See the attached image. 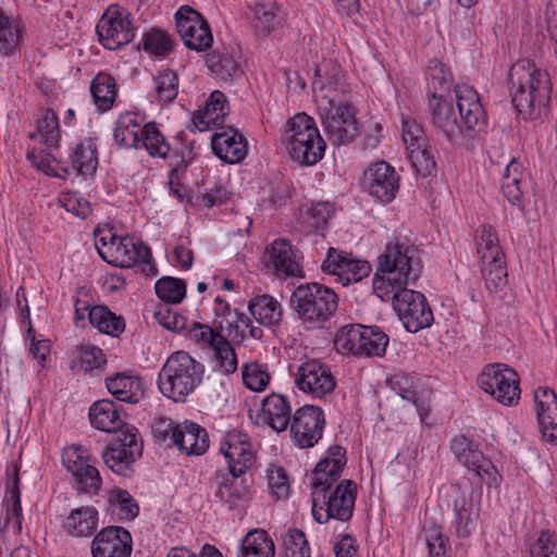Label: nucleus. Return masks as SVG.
I'll list each match as a JSON object with an SVG mask.
<instances>
[{
    "mask_svg": "<svg viewBox=\"0 0 557 557\" xmlns=\"http://www.w3.org/2000/svg\"><path fill=\"white\" fill-rule=\"evenodd\" d=\"M422 265L418 248L407 238L396 237L388 242L377 258L373 277V290L382 300H393V307L405 329L417 333L430 327L434 321L433 312L425 296L408 289L421 274Z\"/></svg>",
    "mask_w": 557,
    "mask_h": 557,
    "instance_id": "obj_1",
    "label": "nucleus"
},
{
    "mask_svg": "<svg viewBox=\"0 0 557 557\" xmlns=\"http://www.w3.org/2000/svg\"><path fill=\"white\" fill-rule=\"evenodd\" d=\"M346 462V449L341 445H333L327 449V456L313 470L312 515L319 523H326L331 519L348 522L352 518L357 484L351 480H342L332 490Z\"/></svg>",
    "mask_w": 557,
    "mask_h": 557,
    "instance_id": "obj_2",
    "label": "nucleus"
},
{
    "mask_svg": "<svg viewBox=\"0 0 557 557\" xmlns=\"http://www.w3.org/2000/svg\"><path fill=\"white\" fill-rule=\"evenodd\" d=\"M89 419L91 425L100 431L120 432L116 438L103 449L102 459L104 465L116 474L124 478L132 476L134 472L132 465L143 453V441L138 430L123 422L117 406L109 399L92 404L89 409Z\"/></svg>",
    "mask_w": 557,
    "mask_h": 557,
    "instance_id": "obj_3",
    "label": "nucleus"
},
{
    "mask_svg": "<svg viewBox=\"0 0 557 557\" xmlns=\"http://www.w3.org/2000/svg\"><path fill=\"white\" fill-rule=\"evenodd\" d=\"M511 102L524 120H540L549 113V75L528 60L512 64L508 73Z\"/></svg>",
    "mask_w": 557,
    "mask_h": 557,
    "instance_id": "obj_4",
    "label": "nucleus"
},
{
    "mask_svg": "<svg viewBox=\"0 0 557 557\" xmlns=\"http://www.w3.org/2000/svg\"><path fill=\"white\" fill-rule=\"evenodd\" d=\"M290 308L309 330L323 329L335 315L338 296L329 286L305 283L297 286L289 299Z\"/></svg>",
    "mask_w": 557,
    "mask_h": 557,
    "instance_id": "obj_5",
    "label": "nucleus"
},
{
    "mask_svg": "<svg viewBox=\"0 0 557 557\" xmlns=\"http://www.w3.org/2000/svg\"><path fill=\"white\" fill-rule=\"evenodd\" d=\"M205 366L188 352L178 350L168 357L158 374V387L163 396L184 403L202 382Z\"/></svg>",
    "mask_w": 557,
    "mask_h": 557,
    "instance_id": "obj_6",
    "label": "nucleus"
},
{
    "mask_svg": "<svg viewBox=\"0 0 557 557\" xmlns=\"http://www.w3.org/2000/svg\"><path fill=\"white\" fill-rule=\"evenodd\" d=\"M283 138L288 156L301 165H313L324 156L325 141L314 120L304 112L288 120Z\"/></svg>",
    "mask_w": 557,
    "mask_h": 557,
    "instance_id": "obj_7",
    "label": "nucleus"
},
{
    "mask_svg": "<svg viewBox=\"0 0 557 557\" xmlns=\"http://www.w3.org/2000/svg\"><path fill=\"white\" fill-rule=\"evenodd\" d=\"M318 108L322 126L332 145H348L360 135L356 110L349 103L323 95Z\"/></svg>",
    "mask_w": 557,
    "mask_h": 557,
    "instance_id": "obj_8",
    "label": "nucleus"
},
{
    "mask_svg": "<svg viewBox=\"0 0 557 557\" xmlns=\"http://www.w3.org/2000/svg\"><path fill=\"white\" fill-rule=\"evenodd\" d=\"M228 473L215 471L210 479V487L213 491L214 503L234 510L248 503L252 496V481L245 476L246 469L227 467Z\"/></svg>",
    "mask_w": 557,
    "mask_h": 557,
    "instance_id": "obj_9",
    "label": "nucleus"
},
{
    "mask_svg": "<svg viewBox=\"0 0 557 557\" xmlns=\"http://www.w3.org/2000/svg\"><path fill=\"white\" fill-rule=\"evenodd\" d=\"M481 388L505 406H513L520 399L518 373L506 364H487L478 377Z\"/></svg>",
    "mask_w": 557,
    "mask_h": 557,
    "instance_id": "obj_10",
    "label": "nucleus"
},
{
    "mask_svg": "<svg viewBox=\"0 0 557 557\" xmlns=\"http://www.w3.org/2000/svg\"><path fill=\"white\" fill-rule=\"evenodd\" d=\"M144 147L149 156L156 158H163L169 160V164L172 168L169 175V185L172 190L178 194L174 186H180V180L185 174L188 161L184 157L180 156L175 150L171 149L170 144L166 141L163 134L157 127L156 123H147L143 126L140 135V148Z\"/></svg>",
    "mask_w": 557,
    "mask_h": 557,
    "instance_id": "obj_11",
    "label": "nucleus"
},
{
    "mask_svg": "<svg viewBox=\"0 0 557 557\" xmlns=\"http://www.w3.org/2000/svg\"><path fill=\"white\" fill-rule=\"evenodd\" d=\"M175 23L184 45L197 52L206 51L213 44V36L207 20L193 8L185 5L175 13Z\"/></svg>",
    "mask_w": 557,
    "mask_h": 557,
    "instance_id": "obj_12",
    "label": "nucleus"
},
{
    "mask_svg": "<svg viewBox=\"0 0 557 557\" xmlns=\"http://www.w3.org/2000/svg\"><path fill=\"white\" fill-rule=\"evenodd\" d=\"M451 451L456 459L468 470L472 471L487 485H497L500 475L493 462L480 451L476 445L465 435L455 436L451 441Z\"/></svg>",
    "mask_w": 557,
    "mask_h": 557,
    "instance_id": "obj_13",
    "label": "nucleus"
},
{
    "mask_svg": "<svg viewBox=\"0 0 557 557\" xmlns=\"http://www.w3.org/2000/svg\"><path fill=\"white\" fill-rule=\"evenodd\" d=\"M96 33L101 45L109 50H116L127 45L135 36L129 14L112 7L98 21Z\"/></svg>",
    "mask_w": 557,
    "mask_h": 557,
    "instance_id": "obj_14",
    "label": "nucleus"
},
{
    "mask_svg": "<svg viewBox=\"0 0 557 557\" xmlns=\"http://www.w3.org/2000/svg\"><path fill=\"white\" fill-rule=\"evenodd\" d=\"M263 264L268 273L278 278L305 276L297 251L285 238L275 239L265 248Z\"/></svg>",
    "mask_w": 557,
    "mask_h": 557,
    "instance_id": "obj_15",
    "label": "nucleus"
},
{
    "mask_svg": "<svg viewBox=\"0 0 557 557\" xmlns=\"http://www.w3.org/2000/svg\"><path fill=\"white\" fill-rule=\"evenodd\" d=\"M324 425L323 410L318 406L305 405L294 413L290 433L299 447L310 448L322 437Z\"/></svg>",
    "mask_w": 557,
    "mask_h": 557,
    "instance_id": "obj_16",
    "label": "nucleus"
},
{
    "mask_svg": "<svg viewBox=\"0 0 557 557\" xmlns=\"http://www.w3.org/2000/svg\"><path fill=\"white\" fill-rule=\"evenodd\" d=\"M399 181L396 170L385 161L371 164L363 174L366 190L381 203H388L395 199L399 190Z\"/></svg>",
    "mask_w": 557,
    "mask_h": 557,
    "instance_id": "obj_17",
    "label": "nucleus"
},
{
    "mask_svg": "<svg viewBox=\"0 0 557 557\" xmlns=\"http://www.w3.org/2000/svg\"><path fill=\"white\" fill-rule=\"evenodd\" d=\"M295 384L312 397L323 398L335 389L336 380L327 364L313 359L298 368Z\"/></svg>",
    "mask_w": 557,
    "mask_h": 557,
    "instance_id": "obj_18",
    "label": "nucleus"
},
{
    "mask_svg": "<svg viewBox=\"0 0 557 557\" xmlns=\"http://www.w3.org/2000/svg\"><path fill=\"white\" fill-rule=\"evenodd\" d=\"M321 269L324 273L336 275L344 286L360 282L372 270L368 261L357 260L351 255L334 248L329 249Z\"/></svg>",
    "mask_w": 557,
    "mask_h": 557,
    "instance_id": "obj_19",
    "label": "nucleus"
},
{
    "mask_svg": "<svg viewBox=\"0 0 557 557\" xmlns=\"http://www.w3.org/2000/svg\"><path fill=\"white\" fill-rule=\"evenodd\" d=\"M132 549L131 533L125 528L116 525L101 529L90 545L92 557H129Z\"/></svg>",
    "mask_w": 557,
    "mask_h": 557,
    "instance_id": "obj_20",
    "label": "nucleus"
},
{
    "mask_svg": "<svg viewBox=\"0 0 557 557\" xmlns=\"http://www.w3.org/2000/svg\"><path fill=\"white\" fill-rule=\"evenodd\" d=\"M20 467L12 463L7 468L5 496L2 506L5 508L4 518L0 517V533L5 532L9 527L15 533L22 530V506L20 492Z\"/></svg>",
    "mask_w": 557,
    "mask_h": 557,
    "instance_id": "obj_21",
    "label": "nucleus"
},
{
    "mask_svg": "<svg viewBox=\"0 0 557 557\" xmlns=\"http://www.w3.org/2000/svg\"><path fill=\"white\" fill-rule=\"evenodd\" d=\"M456 101L460 117L468 131L482 132L486 127L487 116L478 92L467 85L456 86Z\"/></svg>",
    "mask_w": 557,
    "mask_h": 557,
    "instance_id": "obj_22",
    "label": "nucleus"
},
{
    "mask_svg": "<svg viewBox=\"0 0 557 557\" xmlns=\"http://www.w3.org/2000/svg\"><path fill=\"white\" fill-rule=\"evenodd\" d=\"M220 451L225 457L227 467L235 466L248 470L255 462L249 436L238 430L226 433L221 442Z\"/></svg>",
    "mask_w": 557,
    "mask_h": 557,
    "instance_id": "obj_23",
    "label": "nucleus"
},
{
    "mask_svg": "<svg viewBox=\"0 0 557 557\" xmlns=\"http://www.w3.org/2000/svg\"><path fill=\"white\" fill-rule=\"evenodd\" d=\"M211 147L218 158L230 164L243 161L248 151L247 139L233 127L215 133L211 138Z\"/></svg>",
    "mask_w": 557,
    "mask_h": 557,
    "instance_id": "obj_24",
    "label": "nucleus"
},
{
    "mask_svg": "<svg viewBox=\"0 0 557 557\" xmlns=\"http://www.w3.org/2000/svg\"><path fill=\"white\" fill-rule=\"evenodd\" d=\"M290 412L288 399L281 394L272 393L262 400L261 410L257 414V422L280 433L288 428L292 418Z\"/></svg>",
    "mask_w": 557,
    "mask_h": 557,
    "instance_id": "obj_25",
    "label": "nucleus"
},
{
    "mask_svg": "<svg viewBox=\"0 0 557 557\" xmlns=\"http://www.w3.org/2000/svg\"><path fill=\"white\" fill-rule=\"evenodd\" d=\"M429 108L433 125L443 133L449 143H455L462 131L457 122L453 104L444 100L442 95L430 92Z\"/></svg>",
    "mask_w": 557,
    "mask_h": 557,
    "instance_id": "obj_26",
    "label": "nucleus"
},
{
    "mask_svg": "<svg viewBox=\"0 0 557 557\" xmlns=\"http://www.w3.org/2000/svg\"><path fill=\"white\" fill-rule=\"evenodd\" d=\"M173 435L175 436L173 445L187 456H200L209 448V436L206 429L195 422L180 423Z\"/></svg>",
    "mask_w": 557,
    "mask_h": 557,
    "instance_id": "obj_27",
    "label": "nucleus"
},
{
    "mask_svg": "<svg viewBox=\"0 0 557 557\" xmlns=\"http://www.w3.org/2000/svg\"><path fill=\"white\" fill-rule=\"evenodd\" d=\"M227 112L226 96L220 90H214L205 107L194 114L193 124L200 132L219 127L224 123Z\"/></svg>",
    "mask_w": 557,
    "mask_h": 557,
    "instance_id": "obj_28",
    "label": "nucleus"
},
{
    "mask_svg": "<svg viewBox=\"0 0 557 557\" xmlns=\"http://www.w3.org/2000/svg\"><path fill=\"white\" fill-rule=\"evenodd\" d=\"M317 78L312 83V88L317 92L323 95L334 96L337 99L341 94L346 92V85L341 66L333 62H323L315 70ZM322 102V99L319 101Z\"/></svg>",
    "mask_w": 557,
    "mask_h": 557,
    "instance_id": "obj_29",
    "label": "nucleus"
},
{
    "mask_svg": "<svg viewBox=\"0 0 557 557\" xmlns=\"http://www.w3.org/2000/svg\"><path fill=\"white\" fill-rule=\"evenodd\" d=\"M70 164L78 175L91 176L98 166V147L92 138L74 144L69 153Z\"/></svg>",
    "mask_w": 557,
    "mask_h": 557,
    "instance_id": "obj_30",
    "label": "nucleus"
},
{
    "mask_svg": "<svg viewBox=\"0 0 557 557\" xmlns=\"http://www.w3.org/2000/svg\"><path fill=\"white\" fill-rule=\"evenodd\" d=\"M99 523V512L92 506L73 509L63 522L64 530L76 537H88L95 534Z\"/></svg>",
    "mask_w": 557,
    "mask_h": 557,
    "instance_id": "obj_31",
    "label": "nucleus"
},
{
    "mask_svg": "<svg viewBox=\"0 0 557 557\" xmlns=\"http://www.w3.org/2000/svg\"><path fill=\"white\" fill-rule=\"evenodd\" d=\"M108 391L123 403L137 404L145 394L143 380L135 375L116 373L106 380Z\"/></svg>",
    "mask_w": 557,
    "mask_h": 557,
    "instance_id": "obj_32",
    "label": "nucleus"
},
{
    "mask_svg": "<svg viewBox=\"0 0 557 557\" xmlns=\"http://www.w3.org/2000/svg\"><path fill=\"white\" fill-rule=\"evenodd\" d=\"M523 176L522 165L516 159H512L504 171L500 184L504 196L512 206L518 207L520 210L524 209L523 189L525 183L523 182Z\"/></svg>",
    "mask_w": 557,
    "mask_h": 557,
    "instance_id": "obj_33",
    "label": "nucleus"
},
{
    "mask_svg": "<svg viewBox=\"0 0 557 557\" xmlns=\"http://www.w3.org/2000/svg\"><path fill=\"white\" fill-rule=\"evenodd\" d=\"M24 29L21 20L9 17L0 8V54L10 57L20 51Z\"/></svg>",
    "mask_w": 557,
    "mask_h": 557,
    "instance_id": "obj_34",
    "label": "nucleus"
},
{
    "mask_svg": "<svg viewBox=\"0 0 557 557\" xmlns=\"http://www.w3.org/2000/svg\"><path fill=\"white\" fill-rule=\"evenodd\" d=\"M90 94L100 112L110 110L117 97L115 78L106 72L98 73L90 82Z\"/></svg>",
    "mask_w": 557,
    "mask_h": 557,
    "instance_id": "obj_35",
    "label": "nucleus"
},
{
    "mask_svg": "<svg viewBox=\"0 0 557 557\" xmlns=\"http://www.w3.org/2000/svg\"><path fill=\"white\" fill-rule=\"evenodd\" d=\"M479 510L471 498L461 496L454 500V528L460 539L469 537L476 529Z\"/></svg>",
    "mask_w": 557,
    "mask_h": 557,
    "instance_id": "obj_36",
    "label": "nucleus"
},
{
    "mask_svg": "<svg viewBox=\"0 0 557 557\" xmlns=\"http://www.w3.org/2000/svg\"><path fill=\"white\" fill-rule=\"evenodd\" d=\"M275 545L267 531L255 529L242 540L237 557H274Z\"/></svg>",
    "mask_w": 557,
    "mask_h": 557,
    "instance_id": "obj_37",
    "label": "nucleus"
},
{
    "mask_svg": "<svg viewBox=\"0 0 557 557\" xmlns=\"http://www.w3.org/2000/svg\"><path fill=\"white\" fill-rule=\"evenodd\" d=\"M206 63L208 69L223 81L234 79L243 74L234 53L226 48L210 52Z\"/></svg>",
    "mask_w": 557,
    "mask_h": 557,
    "instance_id": "obj_38",
    "label": "nucleus"
},
{
    "mask_svg": "<svg viewBox=\"0 0 557 557\" xmlns=\"http://www.w3.org/2000/svg\"><path fill=\"white\" fill-rule=\"evenodd\" d=\"M143 127L138 115L133 112L121 114L114 128V140L120 147L140 148Z\"/></svg>",
    "mask_w": 557,
    "mask_h": 557,
    "instance_id": "obj_39",
    "label": "nucleus"
},
{
    "mask_svg": "<svg viewBox=\"0 0 557 557\" xmlns=\"http://www.w3.org/2000/svg\"><path fill=\"white\" fill-rule=\"evenodd\" d=\"M88 320L100 333L112 337H119L125 330L124 318L115 314L103 305L91 307Z\"/></svg>",
    "mask_w": 557,
    "mask_h": 557,
    "instance_id": "obj_40",
    "label": "nucleus"
},
{
    "mask_svg": "<svg viewBox=\"0 0 557 557\" xmlns=\"http://www.w3.org/2000/svg\"><path fill=\"white\" fill-rule=\"evenodd\" d=\"M251 315L267 326L278 324L282 319L281 304L270 295L257 296L249 301Z\"/></svg>",
    "mask_w": 557,
    "mask_h": 557,
    "instance_id": "obj_41",
    "label": "nucleus"
},
{
    "mask_svg": "<svg viewBox=\"0 0 557 557\" xmlns=\"http://www.w3.org/2000/svg\"><path fill=\"white\" fill-rule=\"evenodd\" d=\"M481 273L485 286L490 292H497L507 283V269L505 255L481 259Z\"/></svg>",
    "mask_w": 557,
    "mask_h": 557,
    "instance_id": "obj_42",
    "label": "nucleus"
},
{
    "mask_svg": "<svg viewBox=\"0 0 557 557\" xmlns=\"http://www.w3.org/2000/svg\"><path fill=\"white\" fill-rule=\"evenodd\" d=\"M363 325L347 324L339 327L334 337V346L338 352L359 356Z\"/></svg>",
    "mask_w": 557,
    "mask_h": 557,
    "instance_id": "obj_43",
    "label": "nucleus"
},
{
    "mask_svg": "<svg viewBox=\"0 0 557 557\" xmlns=\"http://www.w3.org/2000/svg\"><path fill=\"white\" fill-rule=\"evenodd\" d=\"M108 503L112 512L121 520H134L139 513V506L128 491L114 487L108 494Z\"/></svg>",
    "mask_w": 557,
    "mask_h": 557,
    "instance_id": "obj_44",
    "label": "nucleus"
},
{
    "mask_svg": "<svg viewBox=\"0 0 557 557\" xmlns=\"http://www.w3.org/2000/svg\"><path fill=\"white\" fill-rule=\"evenodd\" d=\"M388 345V336L376 326H364L361 336L359 356L382 357Z\"/></svg>",
    "mask_w": 557,
    "mask_h": 557,
    "instance_id": "obj_45",
    "label": "nucleus"
},
{
    "mask_svg": "<svg viewBox=\"0 0 557 557\" xmlns=\"http://www.w3.org/2000/svg\"><path fill=\"white\" fill-rule=\"evenodd\" d=\"M141 46L146 52L158 57H166L173 51L174 39L163 29L151 28L144 34Z\"/></svg>",
    "mask_w": 557,
    "mask_h": 557,
    "instance_id": "obj_46",
    "label": "nucleus"
},
{
    "mask_svg": "<svg viewBox=\"0 0 557 557\" xmlns=\"http://www.w3.org/2000/svg\"><path fill=\"white\" fill-rule=\"evenodd\" d=\"M156 294L162 300L161 304L176 305L183 301L186 295V284L183 280L163 276L157 281Z\"/></svg>",
    "mask_w": 557,
    "mask_h": 557,
    "instance_id": "obj_47",
    "label": "nucleus"
},
{
    "mask_svg": "<svg viewBox=\"0 0 557 557\" xmlns=\"http://www.w3.org/2000/svg\"><path fill=\"white\" fill-rule=\"evenodd\" d=\"M476 251L481 259H491L504 255L498 235L492 225L483 224L476 230Z\"/></svg>",
    "mask_w": 557,
    "mask_h": 557,
    "instance_id": "obj_48",
    "label": "nucleus"
},
{
    "mask_svg": "<svg viewBox=\"0 0 557 557\" xmlns=\"http://www.w3.org/2000/svg\"><path fill=\"white\" fill-rule=\"evenodd\" d=\"M408 157L416 172L422 177H428L436 173L437 166L430 143L421 148H410Z\"/></svg>",
    "mask_w": 557,
    "mask_h": 557,
    "instance_id": "obj_49",
    "label": "nucleus"
},
{
    "mask_svg": "<svg viewBox=\"0 0 557 557\" xmlns=\"http://www.w3.org/2000/svg\"><path fill=\"white\" fill-rule=\"evenodd\" d=\"M283 557H311V548L305 532L299 529H288L283 536Z\"/></svg>",
    "mask_w": 557,
    "mask_h": 557,
    "instance_id": "obj_50",
    "label": "nucleus"
},
{
    "mask_svg": "<svg viewBox=\"0 0 557 557\" xmlns=\"http://www.w3.org/2000/svg\"><path fill=\"white\" fill-rule=\"evenodd\" d=\"M213 350V359L215 362L214 369H218L224 375L234 373L237 370V356L231 343L223 336L219 344H214L211 348Z\"/></svg>",
    "mask_w": 557,
    "mask_h": 557,
    "instance_id": "obj_51",
    "label": "nucleus"
},
{
    "mask_svg": "<svg viewBox=\"0 0 557 557\" xmlns=\"http://www.w3.org/2000/svg\"><path fill=\"white\" fill-rule=\"evenodd\" d=\"M388 384L403 399L416 406L421 421L424 422L429 414V409L424 404L420 403L417 392L411 389V380L406 375H394L388 380Z\"/></svg>",
    "mask_w": 557,
    "mask_h": 557,
    "instance_id": "obj_52",
    "label": "nucleus"
},
{
    "mask_svg": "<svg viewBox=\"0 0 557 557\" xmlns=\"http://www.w3.org/2000/svg\"><path fill=\"white\" fill-rule=\"evenodd\" d=\"M529 557H557V536L542 530L536 537L525 542Z\"/></svg>",
    "mask_w": 557,
    "mask_h": 557,
    "instance_id": "obj_53",
    "label": "nucleus"
},
{
    "mask_svg": "<svg viewBox=\"0 0 557 557\" xmlns=\"http://www.w3.org/2000/svg\"><path fill=\"white\" fill-rule=\"evenodd\" d=\"M37 131L44 144L50 147L58 146L61 138L59 119L52 109L41 112L37 121Z\"/></svg>",
    "mask_w": 557,
    "mask_h": 557,
    "instance_id": "obj_54",
    "label": "nucleus"
},
{
    "mask_svg": "<svg viewBox=\"0 0 557 557\" xmlns=\"http://www.w3.org/2000/svg\"><path fill=\"white\" fill-rule=\"evenodd\" d=\"M82 490L86 494H98L102 486V478L99 470L89 459L84 465L77 468V471L72 473Z\"/></svg>",
    "mask_w": 557,
    "mask_h": 557,
    "instance_id": "obj_55",
    "label": "nucleus"
},
{
    "mask_svg": "<svg viewBox=\"0 0 557 557\" xmlns=\"http://www.w3.org/2000/svg\"><path fill=\"white\" fill-rule=\"evenodd\" d=\"M153 315L158 323L169 331L181 333L187 329V318L169 304L157 305Z\"/></svg>",
    "mask_w": 557,
    "mask_h": 557,
    "instance_id": "obj_56",
    "label": "nucleus"
},
{
    "mask_svg": "<svg viewBox=\"0 0 557 557\" xmlns=\"http://www.w3.org/2000/svg\"><path fill=\"white\" fill-rule=\"evenodd\" d=\"M158 100L172 102L178 94V76L174 71L163 70L154 77Z\"/></svg>",
    "mask_w": 557,
    "mask_h": 557,
    "instance_id": "obj_57",
    "label": "nucleus"
},
{
    "mask_svg": "<svg viewBox=\"0 0 557 557\" xmlns=\"http://www.w3.org/2000/svg\"><path fill=\"white\" fill-rule=\"evenodd\" d=\"M332 215V208L327 202L312 203L300 211V220L310 231L322 228Z\"/></svg>",
    "mask_w": 557,
    "mask_h": 557,
    "instance_id": "obj_58",
    "label": "nucleus"
},
{
    "mask_svg": "<svg viewBox=\"0 0 557 557\" xmlns=\"http://www.w3.org/2000/svg\"><path fill=\"white\" fill-rule=\"evenodd\" d=\"M184 332L188 339L203 347L209 346L212 348L214 344H219V341L223 338L220 332L208 324H202L197 321H193L188 324Z\"/></svg>",
    "mask_w": 557,
    "mask_h": 557,
    "instance_id": "obj_59",
    "label": "nucleus"
},
{
    "mask_svg": "<svg viewBox=\"0 0 557 557\" xmlns=\"http://www.w3.org/2000/svg\"><path fill=\"white\" fill-rule=\"evenodd\" d=\"M426 79L430 88L433 89L431 92H435L436 95L438 90H448L453 83V76L449 69L436 59L431 60L429 63Z\"/></svg>",
    "mask_w": 557,
    "mask_h": 557,
    "instance_id": "obj_60",
    "label": "nucleus"
},
{
    "mask_svg": "<svg viewBox=\"0 0 557 557\" xmlns=\"http://www.w3.org/2000/svg\"><path fill=\"white\" fill-rule=\"evenodd\" d=\"M135 242L128 236L119 237L115 245L109 251V259L106 262L119 265L122 268L132 267V252L134 250Z\"/></svg>",
    "mask_w": 557,
    "mask_h": 557,
    "instance_id": "obj_61",
    "label": "nucleus"
},
{
    "mask_svg": "<svg viewBox=\"0 0 557 557\" xmlns=\"http://www.w3.org/2000/svg\"><path fill=\"white\" fill-rule=\"evenodd\" d=\"M79 367L85 372L103 368L107 358L101 348L94 345H82L77 347Z\"/></svg>",
    "mask_w": 557,
    "mask_h": 557,
    "instance_id": "obj_62",
    "label": "nucleus"
},
{
    "mask_svg": "<svg viewBox=\"0 0 557 557\" xmlns=\"http://www.w3.org/2000/svg\"><path fill=\"white\" fill-rule=\"evenodd\" d=\"M403 140L410 148L422 147L429 143L423 127L413 119L403 116Z\"/></svg>",
    "mask_w": 557,
    "mask_h": 557,
    "instance_id": "obj_63",
    "label": "nucleus"
},
{
    "mask_svg": "<svg viewBox=\"0 0 557 557\" xmlns=\"http://www.w3.org/2000/svg\"><path fill=\"white\" fill-rule=\"evenodd\" d=\"M537 419L543 416L557 417V395L548 387H539L534 393Z\"/></svg>",
    "mask_w": 557,
    "mask_h": 557,
    "instance_id": "obj_64",
    "label": "nucleus"
}]
</instances>
